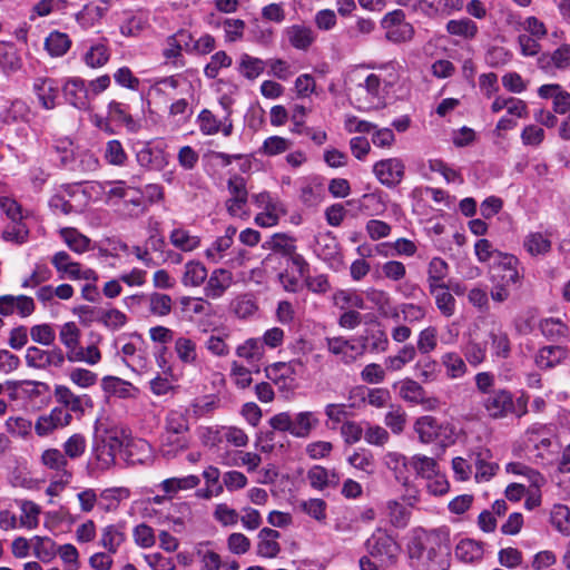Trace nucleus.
I'll return each instance as SVG.
<instances>
[{"instance_id": "ea45409f", "label": "nucleus", "mask_w": 570, "mask_h": 570, "mask_svg": "<svg viewBox=\"0 0 570 570\" xmlns=\"http://www.w3.org/2000/svg\"><path fill=\"white\" fill-rule=\"evenodd\" d=\"M333 304L343 311L364 309L363 297L352 289H340L333 294Z\"/></svg>"}, {"instance_id": "dca6fc26", "label": "nucleus", "mask_w": 570, "mask_h": 570, "mask_svg": "<svg viewBox=\"0 0 570 570\" xmlns=\"http://www.w3.org/2000/svg\"><path fill=\"white\" fill-rule=\"evenodd\" d=\"M66 99L76 108L87 110L90 108L88 90L85 81L79 78H71L63 86Z\"/></svg>"}, {"instance_id": "473e14b6", "label": "nucleus", "mask_w": 570, "mask_h": 570, "mask_svg": "<svg viewBox=\"0 0 570 570\" xmlns=\"http://www.w3.org/2000/svg\"><path fill=\"white\" fill-rule=\"evenodd\" d=\"M53 395L58 403L62 404L63 409L70 412L82 413L85 396L76 395L69 387L65 385H57Z\"/></svg>"}, {"instance_id": "bf43d9fd", "label": "nucleus", "mask_w": 570, "mask_h": 570, "mask_svg": "<svg viewBox=\"0 0 570 570\" xmlns=\"http://www.w3.org/2000/svg\"><path fill=\"white\" fill-rule=\"evenodd\" d=\"M347 462L353 468L365 473L366 475H372L375 471L373 454L364 449L355 451L353 454H351L347 459Z\"/></svg>"}, {"instance_id": "423d86ee", "label": "nucleus", "mask_w": 570, "mask_h": 570, "mask_svg": "<svg viewBox=\"0 0 570 570\" xmlns=\"http://www.w3.org/2000/svg\"><path fill=\"white\" fill-rule=\"evenodd\" d=\"M24 360L26 364L32 368H60L65 364V353L59 347L41 350L37 346H30L26 351Z\"/></svg>"}, {"instance_id": "c03bdc74", "label": "nucleus", "mask_w": 570, "mask_h": 570, "mask_svg": "<svg viewBox=\"0 0 570 570\" xmlns=\"http://www.w3.org/2000/svg\"><path fill=\"white\" fill-rule=\"evenodd\" d=\"M449 265L440 258L434 257L430 261L428 266V288L433 291L435 286L446 285L444 278L448 276Z\"/></svg>"}, {"instance_id": "0e129e2a", "label": "nucleus", "mask_w": 570, "mask_h": 570, "mask_svg": "<svg viewBox=\"0 0 570 570\" xmlns=\"http://www.w3.org/2000/svg\"><path fill=\"white\" fill-rule=\"evenodd\" d=\"M29 229L22 220L11 222L2 232V238L6 242L20 245L27 242Z\"/></svg>"}, {"instance_id": "a211bd4d", "label": "nucleus", "mask_w": 570, "mask_h": 570, "mask_svg": "<svg viewBox=\"0 0 570 570\" xmlns=\"http://www.w3.org/2000/svg\"><path fill=\"white\" fill-rule=\"evenodd\" d=\"M33 91L43 108H55L56 99L59 94V87L53 79L37 78L33 82Z\"/></svg>"}, {"instance_id": "774afa93", "label": "nucleus", "mask_w": 570, "mask_h": 570, "mask_svg": "<svg viewBox=\"0 0 570 570\" xmlns=\"http://www.w3.org/2000/svg\"><path fill=\"white\" fill-rule=\"evenodd\" d=\"M239 71L247 79H256L264 71V61L244 53L240 57Z\"/></svg>"}, {"instance_id": "20e7f679", "label": "nucleus", "mask_w": 570, "mask_h": 570, "mask_svg": "<svg viewBox=\"0 0 570 570\" xmlns=\"http://www.w3.org/2000/svg\"><path fill=\"white\" fill-rule=\"evenodd\" d=\"M252 200L257 208L262 209L254 219L261 227H273L277 225L279 218L286 213V209L278 197L268 191L252 194Z\"/></svg>"}, {"instance_id": "09e8293b", "label": "nucleus", "mask_w": 570, "mask_h": 570, "mask_svg": "<svg viewBox=\"0 0 570 570\" xmlns=\"http://www.w3.org/2000/svg\"><path fill=\"white\" fill-rule=\"evenodd\" d=\"M71 40L67 33L52 31L46 38L45 47L51 57H61L70 49Z\"/></svg>"}, {"instance_id": "5fc2aeb1", "label": "nucleus", "mask_w": 570, "mask_h": 570, "mask_svg": "<svg viewBox=\"0 0 570 570\" xmlns=\"http://www.w3.org/2000/svg\"><path fill=\"white\" fill-rule=\"evenodd\" d=\"M411 466L417 475L423 479H430L439 472V466L433 458L415 454L410 459Z\"/></svg>"}, {"instance_id": "37998d69", "label": "nucleus", "mask_w": 570, "mask_h": 570, "mask_svg": "<svg viewBox=\"0 0 570 570\" xmlns=\"http://www.w3.org/2000/svg\"><path fill=\"white\" fill-rule=\"evenodd\" d=\"M175 353L178 360L187 365H195L197 362L196 342L186 336H179L175 341Z\"/></svg>"}, {"instance_id": "f8f14e48", "label": "nucleus", "mask_w": 570, "mask_h": 570, "mask_svg": "<svg viewBox=\"0 0 570 570\" xmlns=\"http://www.w3.org/2000/svg\"><path fill=\"white\" fill-rule=\"evenodd\" d=\"M229 197L226 199V209L229 215L240 217L245 214L248 200V189L245 180H228Z\"/></svg>"}, {"instance_id": "9b49d317", "label": "nucleus", "mask_w": 570, "mask_h": 570, "mask_svg": "<svg viewBox=\"0 0 570 570\" xmlns=\"http://www.w3.org/2000/svg\"><path fill=\"white\" fill-rule=\"evenodd\" d=\"M487 338V344L490 345L493 356L499 358H508L510 356L511 342L509 334L500 322L492 320L489 323Z\"/></svg>"}, {"instance_id": "6e6d98bb", "label": "nucleus", "mask_w": 570, "mask_h": 570, "mask_svg": "<svg viewBox=\"0 0 570 570\" xmlns=\"http://www.w3.org/2000/svg\"><path fill=\"white\" fill-rule=\"evenodd\" d=\"M385 425L394 433L401 434L406 424V413L401 405L390 404L384 417Z\"/></svg>"}, {"instance_id": "7c9ffc66", "label": "nucleus", "mask_w": 570, "mask_h": 570, "mask_svg": "<svg viewBox=\"0 0 570 570\" xmlns=\"http://www.w3.org/2000/svg\"><path fill=\"white\" fill-rule=\"evenodd\" d=\"M21 66V58L13 43L0 41V70L9 75L17 72Z\"/></svg>"}, {"instance_id": "2eb2a0df", "label": "nucleus", "mask_w": 570, "mask_h": 570, "mask_svg": "<svg viewBox=\"0 0 570 570\" xmlns=\"http://www.w3.org/2000/svg\"><path fill=\"white\" fill-rule=\"evenodd\" d=\"M288 43L297 50H307L315 41L314 30L305 24H293L284 30Z\"/></svg>"}, {"instance_id": "bb28decb", "label": "nucleus", "mask_w": 570, "mask_h": 570, "mask_svg": "<svg viewBox=\"0 0 570 570\" xmlns=\"http://www.w3.org/2000/svg\"><path fill=\"white\" fill-rule=\"evenodd\" d=\"M188 444L187 435L164 431L160 439V451L166 458H175L179 452L186 450Z\"/></svg>"}, {"instance_id": "864d4df0", "label": "nucleus", "mask_w": 570, "mask_h": 570, "mask_svg": "<svg viewBox=\"0 0 570 570\" xmlns=\"http://www.w3.org/2000/svg\"><path fill=\"white\" fill-rule=\"evenodd\" d=\"M109 58V49L105 42H97L91 45L85 53V62L91 68H100L105 66Z\"/></svg>"}, {"instance_id": "f257e3e1", "label": "nucleus", "mask_w": 570, "mask_h": 570, "mask_svg": "<svg viewBox=\"0 0 570 570\" xmlns=\"http://www.w3.org/2000/svg\"><path fill=\"white\" fill-rule=\"evenodd\" d=\"M482 406L488 416L494 420L522 417L528 413V397L521 395L515 399L510 391L500 389L489 393L483 399Z\"/></svg>"}, {"instance_id": "4c0bfd02", "label": "nucleus", "mask_w": 570, "mask_h": 570, "mask_svg": "<svg viewBox=\"0 0 570 570\" xmlns=\"http://www.w3.org/2000/svg\"><path fill=\"white\" fill-rule=\"evenodd\" d=\"M210 542H199L195 547V553L200 562V570H219L223 566L220 556L209 549Z\"/></svg>"}, {"instance_id": "f3484780", "label": "nucleus", "mask_w": 570, "mask_h": 570, "mask_svg": "<svg viewBox=\"0 0 570 570\" xmlns=\"http://www.w3.org/2000/svg\"><path fill=\"white\" fill-rule=\"evenodd\" d=\"M279 537L281 533L272 528L261 529L257 535V554L262 558H276L281 552Z\"/></svg>"}, {"instance_id": "72a5a7b5", "label": "nucleus", "mask_w": 570, "mask_h": 570, "mask_svg": "<svg viewBox=\"0 0 570 570\" xmlns=\"http://www.w3.org/2000/svg\"><path fill=\"white\" fill-rule=\"evenodd\" d=\"M33 556L41 562H51L57 556V544L50 537L35 535L31 538Z\"/></svg>"}, {"instance_id": "c9c22d12", "label": "nucleus", "mask_w": 570, "mask_h": 570, "mask_svg": "<svg viewBox=\"0 0 570 570\" xmlns=\"http://www.w3.org/2000/svg\"><path fill=\"white\" fill-rule=\"evenodd\" d=\"M60 236L66 245L75 253L82 254L90 249L91 240L73 227H65L60 229Z\"/></svg>"}, {"instance_id": "412c9836", "label": "nucleus", "mask_w": 570, "mask_h": 570, "mask_svg": "<svg viewBox=\"0 0 570 570\" xmlns=\"http://www.w3.org/2000/svg\"><path fill=\"white\" fill-rule=\"evenodd\" d=\"M125 540V527L122 524H109L101 529L99 546L109 553H116Z\"/></svg>"}, {"instance_id": "2f4dec72", "label": "nucleus", "mask_w": 570, "mask_h": 570, "mask_svg": "<svg viewBox=\"0 0 570 570\" xmlns=\"http://www.w3.org/2000/svg\"><path fill=\"white\" fill-rule=\"evenodd\" d=\"M538 65L542 70H549L551 66L557 69H566L570 66V45H562L551 55H542L538 59Z\"/></svg>"}, {"instance_id": "4468645a", "label": "nucleus", "mask_w": 570, "mask_h": 570, "mask_svg": "<svg viewBox=\"0 0 570 570\" xmlns=\"http://www.w3.org/2000/svg\"><path fill=\"white\" fill-rule=\"evenodd\" d=\"M233 284V274L225 268H216L208 276L204 287L205 296L212 299L222 297Z\"/></svg>"}, {"instance_id": "c85d7f7f", "label": "nucleus", "mask_w": 570, "mask_h": 570, "mask_svg": "<svg viewBox=\"0 0 570 570\" xmlns=\"http://www.w3.org/2000/svg\"><path fill=\"white\" fill-rule=\"evenodd\" d=\"M393 386H399V396L405 402L413 404H423L425 402V390L413 379H404Z\"/></svg>"}, {"instance_id": "aec40b11", "label": "nucleus", "mask_w": 570, "mask_h": 570, "mask_svg": "<svg viewBox=\"0 0 570 570\" xmlns=\"http://www.w3.org/2000/svg\"><path fill=\"white\" fill-rule=\"evenodd\" d=\"M473 466L475 468L474 478L478 482H487L495 475L499 465L491 461L489 450L480 451L471 455Z\"/></svg>"}, {"instance_id": "13d9d810", "label": "nucleus", "mask_w": 570, "mask_h": 570, "mask_svg": "<svg viewBox=\"0 0 570 570\" xmlns=\"http://www.w3.org/2000/svg\"><path fill=\"white\" fill-rule=\"evenodd\" d=\"M87 449V441L85 435L75 433L70 435L62 444V452L66 459L77 460L82 456Z\"/></svg>"}, {"instance_id": "49530a36", "label": "nucleus", "mask_w": 570, "mask_h": 570, "mask_svg": "<svg viewBox=\"0 0 570 570\" xmlns=\"http://www.w3.org/2000/svg\"><path fill=\"white\" fill-rule=\"evenodd\" d=\"M236 355L249 363L258 362L265 354V348L259 338H248L236 347Z\"/></svg>"}, {"instance_id": "b1692460", "label": "nucleus", "mask_w": 570, "mask_h": 570, "mask_svg": "<svg viewBox=\"0 0 570 570\" xmlns=\"http://www.w3.org/2000/svg\"><path fill=\"white\" fill-rule=\"evenodd\" d=\"M307 480L311 487L316 490L336 487L340 483V476L334 470H327L321 465H314L308 470Z\"/></svg>"}, {"instance_id": "f704fd0d", "label": "nucleus", "mask_w": 570, "mask_h": 570, "mask_svg": "<svg viewBox=\"0 0 570 570\" xmlns=\"http://www.w3.org/2000/svg\"><path fill=\"white\" fill-rule=\"evenodd\" d=\"M434 297L436 308L444 317H451L455 313V298L450 293V286L440 285L435 286L433 291H429Z\"/></svg>"}, {"instance_id": "680f3d73", "label": "nucleus", "mask_w": 570, "mask_h": 570, "mask_svg": "<svg viewBox=\"0 0 570 570\" xmlns=\"http://www.w3.org/2000/svg\"><path fill=\"white\" fill-rule=\"evenodd\" d=\"M107 11V6L86 4L81 11L76 14V20L82 28H90L96 21L101 19Z\"/></svg>"}, {"instance_id": "f03ea898", "label": "nucleus", "mask_w": 570, "mask_h": 570, "mask_svg": "<svg viewBox=\"0 0 570 570\" xmlns=\"http://www.w3.org/2000/svg\"><path fill=\"white\" fill-rule=\"evenodd\" d=\"M102 189L107 194V199L122 198L126 204L132 205L134 209L130 212V214L135 216L141 214L145 210L147 204H150L163 197L161 188L156 184L147 185L145 193H141L135 188L125 187L121 184L115 185L114 181H107Z\"/></svg>"}, {"instance_id": "603ef678", "label": "nucleus", "mask_w": 570, "mask_h": 570, "mask_svg": "<svg viewBox=\"0 0 570 570\" xmlns=\"http://www.w3.org/2000/svg\"><path fill=\"white\" fill-rule=\"evenodd\" d=\"M505 470L509 473L525 476L529 480L530 484L535 489H540L546 484V479L540 472L531 469L530 466L521 462L508 463Z\"/></svg>"}, {"instance_id": "7ed1b4c3", "label": "nucleus", "mask_w": 570, "mask_h": 570, "mask_svg": "<svg viewBox=\"0 0 570 570\" xmlns=\"http://www.w3.org/2000/svg\"><path fill=\"white\" fill-rule=\"evenodd\" d=\"M263 248L281 254L288 258L301 276L308 272V264L303 255L297 253L296 238L285 233H276L263 244Z\"/></svg>"}, {"instance_id": "6ab92c4d", "label": "nucleus", "mask_w": 570, "mask_h": 570, "mask_svg": "<svg viewBox=\"0 0 570 570\" xmlns=\"http://www.w3.org/2000/svg\"><path fill=\"white\" fill-rule=\"evenodd\" d=\"M320 425V419L312 411H302L293 416L292 436L307 439Z\"/></svg>"}, {"instance_id": "3c124183", "label": "nucleus", "mask_w": 570, "mask_h": 570, "mask_svg": "<svg viewBox=\"0 0 570 570\" xmlns=\"http://www.w3.org/2000/svg\"><path fill=\"white\" fill-rule=\"evenodd\" d=\"M105 390L117 394L119 397H135L138 390L129 382L116 376H106L102 379Z\"/></svg>"}, {"instance_id": "e433bc0d", "label": "nucleus", "mask_w": 570, "mask_h": 570, "mask_svg": "<svg viewBox=\"0 0 570 570\" xmlns=\"http://www.w3.org/2000/svg\"><path fill=\"white\" fill-rule=\"evenodd\" d=\"M41 464L52 471H56L58 475L65 472H71L68 470V460L62 451L56 448L46 449L40 455Z\"/></svg>"}, {"instance_id": "a878e982", "label": "nucleus", "mask_w": 570, "mask_h": 570, "mask_svg": "<svg viewBox=\"0 0 570 570\" xmlns=\"http://www.w3.org/2000/svg\"><path fill=\"white\" fill-rule=\"evenodd\" d=\"M208 277L206 266L199 261H189L184 265L181 284L186 287H199Z\"/></svg>"}, {"instance_id": "79ce46f5", "label": "nucleus", "mask_w": 570, "mask_h": 570, "mask_svg": "<svg viewBox=\"0 0 570 570\" xmlns=\"http://www.w3.org/2000/svg\"><path fill=\"white\" fill-rule=\"evenodd\" d=\"M95 320L110 331L120 330L128 321L126 314L117 308H100Z\"/></svg>"}, {"instance_id": "69168bd1", "label": "nucleus", "mask_w": 570, "mask_h": 570, "mask_svg": "<svg viewBox=\"0 0 570 570\" xmlns=\"http://www.w3.org/2000/svg\"><path fill=\"white\" fill-rule=\"evenodd\" d=\"M326 508L327 504L323 499L313 498L299 502V509L318 522L326 520Z\"/></svg>"}, {"instance_id": "39448f33", "label": "nucleus", "mask_w": 570, "mask_h": 570, "mask_svg": "<svg viewBox=\"0 0 570 570\" xmlns=\"http://www.w3.org/2000/svg\"><path fill=\"white\" fill-rule=\"evenodd\" d=\"M366 549L368 554L382 564L393 563L400 552L396 541L382 530L375 531L367 539Z\"/></svg>"}, {"instance_id": "1a4fd4ad", "label": "nucleus", "mask_w": 570, "mask_h": 570, "mask_svg": "<svg viewBox=\"0 0 570 570\" xmlns=\"http://www.w3.org/2000/svg\"><path fill=\"white\" fill-rule=\"evenodd\" d=\"M490 281L492 283V288L490 292L491 299L494 303L501 304L509 299L511 295V286L521 285L523 281V273H490Z\"/></svg>"}, {"instance_id": "6e6552de", "label": "nucleus", "mask_w": 570, "mask_h": 570, "mask_svg": "<svg viewBox=\"0 0 570 570\" xmlns=\"http://www.w3.org/2000/svg\"><path fill=\"white\" fill-rule=\"evenodd\" d=\"M328 352L340 358L346 365L354 363L357 358L364 355L366 351V343L363 341L361 344H354L353 341L344 337H327L325 340Z\"/></svg>"}, {"instance_id": "9d476101", "label": "nucleus", "mask_w": 570, "mask_h": 570, "mask_svg": "<svg viewBox=\"0 0 570 570\" xmlns=\"http://www.w3.org/2000/svg\"><path fill=\"white\" fill-rule=\"evenodd\" d=\"M72 415L63 407L56 406L49 413L40 415L35 423V431L38 436L45 438L56 430L62 429L71 423Z\"/></svg>"}, {"instance_id": "cd10ccee", "label": "nucleus", "mask_w": 570, "mask_h": 570, "mask_svg": "<svg viewBox=\"0 0 570 570\" xmlns=\"http://www.w3.org/2000/svg\"><path fill=\"white\" fill-rule=\"evenodd\" d=\"M169 242L175 248L184 253H190L199 248L202 239L188 229L178 227L170 233Z\"/></svg>"}, {"instance_id": "052dcab7", "label": "nucleus", "mask_w": 570, "mask_h": 570, "mask_svg": "<svg viewBox=\"0 0 570 570\" xmlns=\"http://www.w3.org/2000/svg\"><path fill=\"white\" fill-rule=\"evenodd\" d=\"M165 431L187 435L189 431L187 414L178 410L169 411L165 420Z\"/></svg>"}, {"instance_id": "c756f323", "label": "nucleus", "mask_w": 570, "mask_h": 570, "mask_svg": "<svg viewBox=\"0 0 570 570\" xmlns=\"http://www.w3.org/2000/svg\"><path fill=\"white\" fill-rule=\"evenodd\" d=\"M568 357V350L563 346L550 345L542 347L537 356L535 364L541 368H551Z\"/></svg>"}, {"instance_id": "58836bf2", "label": "nucleus", "mask_w": 570, "mask_h": 570, "mask_svg": "<svg viewBox=\"0 0 570 570\" xmlns=\"http://www.w3.org/2000/svg\"><path fill=\"white\" fill-rule=\"evenodd\" d=\"M439 421L430 415L419 417L414 423V431L422 443H431L438 440Z\"/></svg>"}, {"instance_id": "4d7b16f0", "label": "nucleus", "mask_w": 570, "mask_h": 570, "mask_svg": "<svg viewBox=\"0 0 570 570\" xmlns=\"http://www.w3.org/2000/svg\"><path fill=\"white\" fill-rule=\"evenodd\" d=\"M417 377L423 382H433L439 376V364L431 356L421 357L414 365Z\"/></svg>"}, {"instance_id": "5701e85b", "label": "nucleus", "mask_w": 570, "mask_h": 570, "mask_svg": "<svg viewBox=\"0 0 570 570\" xmlns=\"http://www.w3.org/2000/svg\"><path fill=\"white\" fill-rule=\"evenodd\" d=\"M523 247L532 256H546L552 248V242L549 234L531 232L523 239Z\"/></svg>"}, {"instance_id": "ddd939ff", "label": "nucleus", "mask_w": 570, "mask_h": 570, "mask_svg": "<svg viewBox=\"0 0 570 570\" xmlns=\"http://www.w3.org/2000/svg\"><path fill=\"white\" fill-rule=\"evenodd\" d=\"M529 441L533 443L535 450L538 451L537 458L542 461H547L548 463L552 461V456L554 451L551 450L552 446V435L547 431L544 426L533 425L527 432Z\"/></svg>"}, {"instance_id": "0eeeda50", "label": "nucleus", "mask_w": 570, "mask_h": 570, "mask_svg": "<svg viewBox=\"0 0 570 570\" xmlns=\"http://www.w3.org/2000/svg\"><path fill=\"white\" fill-rule=\"evenodd\" d=\"M193 42V36L186 30H179L166 39L163 49V57L167 63H171L176 68H183L185 60L181 51H189V46Z\"/></svg>"}, {"instance_id": "393cba45", "label": "nucleus", "mask_w": 570, "mask_h": 570, "mask_svg": "<svg viewBox=\"0 0 570 570\" xmlns=\"http://www.w3.org/2000/svg\"><path fill=\"white\" fill-rule=\"evenodd\" d=\"M384 463L387 469L394 473L396 481L401 482L403 485L409 483L410 459L402 453L391 451L385 454Z\"/></svg>"}, {"instance_id": "8fccbe9b", "label": "nucleus", "mask_w": 570, "mask_h": 570, "mask_svg": "<svg viewBox=\"0 0 570 570\" xmlns=\"http://www.w3.org/2000/svg\"><path fill=\"white\" fill-rule=\"evenodd\" d=\"M441 363L445 367L448 377L455 380L464 376L468 366L464 360L455 352H448L441 356Z\"/></svg>"}, {"instance_id": "e2e57ef3", "label": "nucleus", "mask_w": 570, "mask_h": 570, "mask_svg": "<svg viewBox=\"0 0 570 570\" xmlns=\"http://www.w3.org/2000/svg\"><path fill=\"white\" fill-rule=\"evenodd\" d=\"M446 31L452 36L472 39L478 32V27L472 20L463 18L459 20H450L446 23Z\"/></svg>"}, {"instance_id": "a19ab883", "label": "nucleus", "mask_w": 570, "mask_h": 570, "mask_svg": "<svg viewBox=\"0 0 570 570\" xmlns=\"http://www.w3.org/2000/svg\"><path fill=\"white\" fill-rule=\"evenodd\" d=\"M20 515L18 518L19 528L33 530L39 525L41 509L32 501L23 500L20 502Z\"/></svg>"}, {"instance_id": "a18cd8bd", "label": "nucleus", "mask_w": 570, "mask_h": 570, "mask_svg": "<svg viewBox=\"0 0 570 570\" xmlns=\"http://www.w3.org/2000/svg\"><path fill=\"white\" fill-rule=\"evenodd\" d=\"M173 298L168 294L154 292L148 296V311L157 317H166L173 311Z\"/></svg>"}, {"instance_id": "338daca9", "label": "nucleus", "mask_w": 570, "mask_h": 570, "mask_svg": "<svg viewBox=\"0 0 570 570\" xmlns=\"http://www.w3.org/2000/svg\"><path fill=\"white\" fill-rule=\"evenodd\" d=\"M374 174L377 177H402L404 175V165L397 158H390L385 160H381L374 166Z\"/></svg>"}, {"instance_id": "4be33fe9", "label": "nucleus", "mask_w": 570, "mask_h": 570, "mask_svg": "<svg viewBox=\"0 0 570 570\" xmlns=\"http://www.w3.org/2000/svg\"><path fill=\"white\" fill-rule=\"evenodd\" d=\"M199 483V478L190 474L183 478L165 479L159 483L158 488L167 495L168 499H173L179 491L195 489Z\"/></svg>"}, {"instance_id": "de8ad7c7", "label": "nucleus", "mask_w": 570, "mask_h": 570, "mask_svg": "<svg viewBox=\"0 0 570 570\" xmlns=\"http://www.w3.org/2000/svg\"><path fill=\"white\" fill-rule=\"evenodd\" d=\"M483 556L482 546L471 539L461 540L455 547V557L466 563L478 561Z\"/></svg>"}]
</instances>
